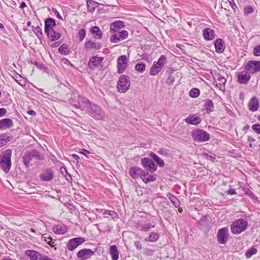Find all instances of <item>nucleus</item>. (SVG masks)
Segmentation results:
<instances>
[{"mask_svg": "<svg viewBox=\"0 0 260 260\" xmlns=\"http://www.w3.org/2000/svg\"><path fill=\"white\" fill-rule=\"evenodd\" d=\"M12 150L7 149L0 155V167L6 173H8L11 167Z\"/></svg>", "mask_w": 260, "mask_h": 260, "instance_id": "nucleus-1", "label": "nucleus"}, {"mask_svg": "<svg viewBox=\"0 0 260 260\" xmlns=\"http://www.w3.org/2000/svg\"><path fill=\"white\" fill-rule=\"evenodd\" d=\"M44 158L43 154L36 150L26 151L23 156V161L26 168H28L30 162L33 160H42Z\"/></svg>", "mask_w": 260, "mask_h": 260, "instance_id": "nucleus-2", "label": "nucleus"}, {"mask_svg": "<svg viewBox=\"0 0 260 260\" xmlns=\"http://www.w3.org/2000/svg\"><path fill=\"white\" fill-rule=\"evenodd\" d=\"M248 222L243 219H238L234 221L231 225V230L234 234H239L246 230Z\"/></svg>", "mask_w": 260, "mask_h": 260, "instance_id": "nucleus-3", "label": "nucleus"}, {"mask_svg": "<svg viewBox=\"0 0 260 260\" xmlns=\"http://www.w3.org/2000/svg\"><path fill=\"white\" fill-rule=\"evenodd\" d=\"M191 135L193 140L199 142L207 141L210 138L209 134L201 129H194Z\"/></svg>", "mask_w": 260, "mask_h": 260, "instance_id": "nucleus-4", "label": "nucleus"}, {"mask_svg": "<svg viewBox=\"0 0 260 260\" xmlns=\"http://www.w3.org/2000/svg\"><path fill=\"white\" fill-rule=\"evenodd\" d=\"M92 118L97 120H102L105 118V113L97 105L92 104L87 112Z\"/></svg>", "mask_w": 260, "mask_h": 260, "instance_id": "nucleus-5", "label": "nucleus"}, {"mask_svg": "<svg viewBox=\"0 0 260 260\" xmlns=\"http://www.w3.org/2000/svg\"><path fill=\"white\" fill-rule=\"evenodd\" d=\"M131 82L128 76L121 75L119 78L117 85V88L118 91L124 93L130 87Z\"/></svg>", "mask_w": 260, "mask_h": 260, "instance_id": "nucleus-6", "label": "nucleus"}, {"mask_svg": "<svg viewBox=\"0 0 260 260\" xmlns=\"http://www.w3.org/2000/svg\"><path fill=\"white\" fill-rule=\"evenodd\" d=\"M128 58L125 55H122L118 57L117 60V73H122L127 66Z\"/></svg>", "mask_w": 260, "mask_h": 260, "instance_id": "nucleus-7", "label": "nucleus"}, {"mask_svg": "<svg viewBox=\"0 0 260 260\" xmlns=\"http://www.w3.org/2000/svg\"><path fill=\"white\" fill-rule=\"evenodd\" d=\"M229 229L227 227H224L218 231L217 234V240L219 243L224 244L228 240Z\"/></svg>", "mask_w": 260, "mask_h": 260, "instance_id": "nucleus-8", "label": "nucleus"}, {"mask_svg": "<svg viewBox=\"0 0 260 260\" xmlns=\"http://www.w3.org/2000/svg\"><path fill=\"white\" fill-rule=\"evenodd\" d=\"M110 37V41L112 43H116L126 39L128 36L127 31L123 30L117 32H113Z\"/></svg>", "mask_w": 260, "mask_h": 260, "instance_id": "nucleus-9", "label": "nucleus"}, {"mask_svg": "<svg viewBox=\"0 0 260 260\" xmlns=\"http://www.w3.org/2000/svg\"><path fill=\"white\" fill-rule=\"evenodd\" d=\"M85 241V238L82 237H77L71 239L69 241L67 244V248L70 251H73Z\"/></svg>", "mask_w": 260, "mask_h": 260, "instance_id": "nucleus-10", "label": "nucleus"}, {"mask_svg": "<svg viewBox=\"0 0 260 260\" xmlns=\"http://www.w3.org/2000/svg\"><path fill=\"white\" fill-rule=\"evenodd\" d=\"M141 161L143 167L148 171L153 172L156 170L157 166L151 159L145 157Z\"/></svg>", "mask_w": 260, "mask_h": 260, "instance_id": "nucleus-11", "label": "nucleus"}, {"mask_svg": "<svg viewBox=\"0 0 260 260\" xmlns=\"http://www.w3.org/2000/svg\"><path fill=\"white\" fill-rule=\"evenodd\" d=\"M245 69L251 73H255L260 71V61L250 60L249 61Z\"/></svg>", "mask_w": 260, "mask_h": 260, "instance_id": "nucleus-12", "label": "nucleus"}, {"mask_svg": "<svg viewBox=\"0 0 260 260\" xmlns=\"http://www.w3.org/2000/svg\"><path fill=\"white\" fill-rule=\"evenodd\" d=\"M77 98L79 106L77 107V108H80L82 110L87 112L92 103H91L86 98L82 97L80 95H77Z\"/></svg>", "mask_w": 260, "mask_h": 260, "instance_id": "nucleus-13", "label": "nucleus"}, {"mask_svg": "<svg viewBox=\"0 0 260 260\" xmlns=\"http://www.w3.org/2000/svg\"><path fill=\"white\" fill-rule=\"evenodd\" d=\"M77 98L79 106L77 107V108H80L82 110L87 112L92 103H91L86 98L82 97L80 95H77Z\"/></svg>", "mask_w": 260, "mask_h": 260, "instance_id": "nucleus-14", "label": "nucleus"}, {"mask_svg": "<svg viewBox=\"0 0 260 260\" xmlns=\"http://www.w3.org/2000/svg\"><path fill=\"white\" fill-rule=\"evenodd\" d=\"M94 252L89 249H83L80 250L77 253V256L82 260L89 258Z\"/></svg>", "mask_w": 260, "mask_h": 260, "instance_id": "nucleus-15", "label": "nucleus"}, {"mask_svg": "<svg viewBox=\"0 0 260 260\" xmlns=\"http://www.w3.org/2000/svg\"><path fill=\"white\" fill-rule=\"evenodd\" d=\"M143 173H144V170L137 166L131 168L129 171V175L134 179L139 177L141 179V176Z\"/></svg>", "mask_w": 260, "mask_h": 260, "instance_id": "nucleus-16", "label": "nucleus"}, {"mask_svg": "<svg viewBox=\"0 0 260 260\" xmlns=\"http://www.w3.org/2000/svg\"><path fill=\"white\" fill-rule=\"evenodd\" d=\"M125 27L124 23L121 21H116L110 24V31L111 32H117L121 28Z\"/></svg>", "mask_w": 260, "mask_h": 260, "instance_id": "nucleus-17", "label": "nucleus"}, {"mask_svg": "<svg viewBox=\"0 0 260 260\" xmlns=\"http://www.w3.org/2000/svg\"><path fill=\"white\" fill-rule=\"evenodd\" d=\"M216 86L220 89L224 88V85L226 83V80L221 75L217 74L215 75L214 77Z\"/></svg>", "mask_w": 260, "mask_h": 260, "instance_id": "nucleus-18", "label": "nucleus"}, {"mask_svg": "<svg viewBox=\"0 0 260 260\" xmlns=\"http://www.w3.org/2000/svg\"><path fill=\"white\" fill-rule=\"evenodd\" d=\"M40 177L43 181H50L53 178V172L51 169H47L41 173Z\"/></svg>", "mask_w": 260, "mask_h": 260, "instance_id": "nucleus-19", "label": "nucleus"}, {"mask_svg": "<svg viewBox=\"0 0 260 260\" xmlns=\"http://www.w3.org/2000/svg\"><path fill=\"white\" fill-rule=\"evenodd\" d=\"M203 35L206 40H211L215 37L214 30L210 28H204L203 30Z\"/></svg>", "mask_w": 260, "mask_h": 260, "instance_id": "nucleus-20", "label": "nucleus"}, {"mask_svg": "<svg viewBox=\"0 0 260 260\" xmlns=\"http://www.w3.org/2000/svg\"><path fill=\"white\" fill-rule=\"evenodd\" d=\"M184 121L187 124L197 125L201 122V119L200 117L192 114L186 118Z\"/></svg>", "mask_w": 260, "mask_h": 260, "instance_id": "nucleus-21", "label": "nucleus"}, {"mask_svg": "<svg viewBox=\"0 0 260 260\" xmlns=\"http://www.w3.org/2000/svg\"><path fill=\"white\" fill-rule=\"evenodd\" d=\"M56 26L55 20L52 18H48L45 21V32H49Z\"/></svg>", "mask_w": 260, "mask_h": 260, "instance_id": "nucleus-22", "label": "nucleus"}, {"mask_svg": "<svg viewBox=\"0 0 260 260\" xmlns=\"http://www.w3.org/2000/svg\"><path fill=\"white\" fill-rule=\"evenodd\" d=\"M103 60V57H98L96 56H93L90 58L88 62V66L89 68L91 69L96 68L100 66Z\"/></svg>", "mask_w": 260, "mask_h": 260, "instance_id": "nucleus-23", "label": "nucleus"}, {"mask_svg": "<svg viewBox=\"0 0 260 260\" xmlns=\"http://www.w3.org/2000/svg\"><path fill=\"white\" fill-rule=\"evenodd\" d=\"M251 76L250 75L245 72L239 73L238 74V82L241 84L247 83L250 79Z\"/></svg>", "mask_w": 260, "mask_h": 260, "instance_id": "nucleus-24", "label": "nucleus"}, {"mask_svg": "<svg viewBox=\"0 0 260 260\" xmlns=\"http://www.w3.org/2000/svg\"><path fill=\"white\" fill-rule=\"evenodd\" d=\"M25 254L29 257L30 260H39L41 255L40 252L34 250H27Z\"/></svg>", "mask_w": 260, "mask_h": 260, "instance_id": "nucleus-25", "label": "nucleus"}, {"mask_svg": "<svg viewBox=\"0 0 260 260\" xmlns=\"http://www.w3.org/2000/svg\"><path fill=\"white\" fill-rule=\"evenodd\" d=\"M13 126V122L10 118H4L0 120V129L9 128Z\"/></svg>", "mask_w": 260, "mask_h": 260, "instance_id": "nucleus-26", "label": "nucleus"}, {"mask_svg": "<svg viewBox=\"0 0 260 260\" xmlns=\"http://www.w3.org/2000/svg\"><path fill=\"white\" fill-rule=\"evenodd\" d=\"M215 50L218 53H222L225 48L224 41L221 39H217L215 43Z\"/></svg>", "mask_w": 260, "mask_h": 260, "instance_id": "nucleus-27", "label": "nucleus"}, {"mask_svg": "<svg viewBox=\"0 0 260 260\" xmlns=\"http://www.w3.org/2000/svg\"><path fill=\"white\" fill-rule=\"evenodd\" d=\"M84 46L87 50H99L101 47V45L100 43L94 42L91 40L86 41L85 43Z\"/></svg>", "mask_w": 260, "mask_h": 260, "instance_id": "nucleus-28", "label": "nucleus"}, {"mask_svg": "<svg viewBox=\"0 0 260 260\" xmlns=\"http://www.w3.org/2000/svg\"><path fill=\"white\" fill-rule=\"evenodd\" d=\"M48 37V38L52 41H56L61 37V34L54 30V29H52L46 33Z\"/></svg>", "mask_w": 260, "mask_h": 260, "instance_id": "nucleus-29", "label": "nucleus"}, {"mask_svg": "<svg viewBox=\"0 0 260 260\" xmlns=\"http://www.w3.org/2000/svg\"><path fill=\"white\" fill-rule=\"evenodd\" d=\"M141 179L145 183H147L150 182L154 181L156 180L155 176L153 175L149 174V173L144 171V173L141 176Z\"/></svg>", "mask_w": 260, "mask_h": 260, "instance_id": "nucleus-30", "label": "nucleus"}, {"mask_svg": "<svg viewBox=\"0 0 260 260\" xmlns=\"http://www.w3.org/2000/svg\"><path fill=\"white\" fill-rule=\"evenodd\" d=\"M248 106L250 110L252 111H257L259 107L257 99L255 97L252 98L248 103Z\"/></svg>", "mask_w": 260, "mask_h": 260, "instance_id": "nucleus-31", "label": "nucleus"}, {"mask_svg": "<svg viewBox=\"0 0 260 260\" xmlns=\"http://www.w3.org/2000/svg\"><path fill=\"white\" fill-rule=\"evenodd\" d=\"M11 140V138L8 134H2L0 135V148L6 145Z\"/></svg>", "mask_w": 260, "mask_h": 260, "instance_id": "nucleus-32", "label": "nucleus"}, {"mask_svg": "<svg viewBox=\"0 0 260 260\" xmlns=\"http://www.w3.org/2000/svg\"><path fill=\"white\" fill-rule=\"evenodd\" d=\"M162 69V68L161 67L156 63V61H154L150 70V75L151 76H155Z\"/></svg>", "mask_w": 260, "mask_h": 260, "instance_id": "nucleus-33", "label": "nucleus"}, {"mask_svg": "<svg viewBox=\"0 0 260 260\" xmlns=\"http://www.w3.org/2000/svg\"><path fill=\"white\" fill-rule=\"evenodd\" d=\"M109 253L111 255L112 260H118V251L116 245H112L110 247Z\"/></svg>", "mask_w": 260, "mask_h": 260, "instance_id": "nucleus-34", "label": "nucleus"}, {"mask_svg": "<svg viewBox=\"0 0 260 260\" xmlns=\"http://www.w3.org/2000/svg\"><path fill=\"white\" fill-rule=\"evenodd\" d=\"M91 32L94 35V37L96 39H100L102 37V32L98 26H93L91 28Z\"/></svg>", "mask_w": 260, "mask_h": 260, "instance_id": "nucleus-35", "label": "nucleus"}, {"mask_svg": "<svg viewBox=\"0 0 260 260\" xmlns=\"http://www.w3.org/2000/svg\"><path fill=\"white\" fill-rule=\"evenodd\" d=\"M159 238V235L156 233L152 232L149 234L148 237L144 239L145 241L154 242L156 241Z\"/></svg>", "mask_w": 260, "mask_h": 260, "instance_id": "nucleus-36", "label": "nucleus"}, {"mask_svg": "<svg viewBox=\"0 0 260 260\" xmlns=\"http://www.w3.org/2000/svg\"><path fill=\"white\" fill-rule=\"evenodd\" d=\"M53 231L56 234H64L67 232V229L60 225H56L53 228Z\"/></svg>", "mask_w": 260, "mask_h": 260, "instance_id": "nucleus-37", "label": "nucleus"}, {"mask_svg": "<svg viewBox=\"0 0 260 260\" xmlns=\"http://www.w3.org/2000/svg\"><path fill=\"white\" fill-rule=\"evenodd\" d=\"M42 239L45 241L51 247H54V241L50 237L48 234H44L42 236Z\"/></svg>", "mask_w": 260, "mask_h": 260, "instance_id": "nucleus-38", "label": "nucleus"}, {"mask_svg": "<svg viewBox=\"0 0 260 260\" xmlns=\"http://www.w3.org/2000/svg\"><path fill=\"white\" fill-rule=\"evenodd\" d=\"M204 107L207 113L211 112L214 108L213 102L210 100H206L204 104Z\"/></svg>", "mask_w": 260, "mask_h": 260, "instance_id": "nucleus-39", "label": "nucleus"}, {"mask_svg": "<svg viewBox=\"0 0 260 260\" xmlns=\"http://www.w3.org/2000/svg\"><path fill=\"white\" fill-rule=\"evenodd\" d=\"M98 3L92 1H87V6L88 11L92 12L94 11L95 8L97 7Z\"/></svg>", "mask_w": 260, "mask_h": 260, "instance_id": "nucleus-40", "label": "nucleus"}, {"mask_svg": "<svg viewBox=\"0 0 260 260\" xmlns=\"http://www.w3.org/2000/svg\"><path fill=\"white\" fill-rule=\"evenodd\" d=\"M167 197L170 200L172 204L176 207H178L180 205L179 202L177 198L172 194L171 193H168L167 194Z\"/></svg>", "mask_w": 260, "mask_h": 260, "instance_id": "nucleus-41", "label": "nucleus"}, {"mask_svg": "<svg viewBox=\"0 0 260 260\" xmlns=\"http://www.w3.org/2000/svg\"><path fill=\"white\" fill-rule=\"evenodd\" d=\"M150 156L151 158H153V159L155 160L160 167H163L165 165L164 160L159 158L155 153H152Z\"/></svg>", "mask_w": 260, "mask_h": 260, "instance_id": "nucleus-42", "label": "nucleus"}, {"mask_svg": "<svg viewBox=\"0 0 260 260\" xmlns=\"http://www.w3.org/2000/svg\"><path fill=\"white\" fill-rule=\"evenodd\" d=\"M72 97L69 100L70 104L77 108V107L79 106L78 99H77V101L75 100V99L77 98V95L76 96V94L74 93L72 95Z\"/></svg>", "mask_w": 260, "mask_h": 260, "instance_id": "nucleus-43", "label": "nucleus"}, {"mask_svg": "<svg viewBox=\"0 0 260 260\" xmlns=\"http://www.w3.org/2000/svg\"><path fill=\"white\" fill-rule=\"evenodd\" d=\"M167 61V57L165 55H162L159 58L158 61L156 62V63L158 64V65H159L160 67L162 68L164 67V66L166 64Z\"/></svg>", "mask_w": 260, "mask_h": 260, "instance_id": "nucleus-44", "label": "nucleus"}, {"mask_svg": "<svg viewBox=\"0 0 260 260\" xmlns=\"http://www.w3.org/2000/svg\"><path fill=\"white\" fill-rule=\"evenodd\" d=\"M200 94V91L198 88H193L189 91V95L190 97L196 98L199 96Z\"/></svg>", "mask_w": 260, "mask_h": 260, "instance_id": "nucleus-45", "label": "nucleus"}, {"mask_svg": "<svg viewBox=\"0 0 260 260\" xmlns=\"http://www.w3.org/2000/svg\"><path fill=\"white\" fill-rule=\"evenodd\" d=\"M135 70L140 73H143L145 71L146 66L144 63H137L135 66Z\"/></svg>", "mask_w": 260, "mask_h": 260, "instance_id": "nucleus-46", "label": "nucleus"}, {"mask_svg": "<svg viewBox=\"0 0 260 260\" xmlns=\"http://www.w3.org/2000/svg\"><path fill=\"white\" fill-rule=\"evenodd\" d=\"M32 30L39 39H41L43 37L42 30L39 26H32Z\"/></svg>", "mask_w": 260, "mask_h": 260, "instance_id": "nucleus-47", "label": "nucleus"}, {"mask_svg": "<svg viewBox=\"0 0 260 260\" xmlns=\"http://www.w3.org/2000/svg\"><path fill=\"white\" fill-rule=\"evenodd\" d=\"M257 249L254 247H251L245 253V256L247 258H250L253 255L256 254Z\"/></svg>", "mask_w": 260, "mask_h": 260, "instance_id": "nucleus-48", "label": "nucleus"}, {"mask_svg": "<svg viewBox=\"0 0 260 260\" xmlns=\"http://www.w3.org/2000/svg\"><path fill=\"white\" fill-rule=\"evenodd\" d=\"M58 51L60 53L63 55H67L69 53V50L67 46L64 44H62L58 48Z\"/></svg>", "mask_w": 260, "mask_h": 260, "instance_id": "nucleus-49", "label": "nucleus"}, {"mask_svg": "<svg viewBox=\"0 0 260 260\" xmlns=\"http://www.w3.org/2000/svg\"><path fill=\"white\" fill-rule=\"evenodd\" d=\"M103 214L105 218H108V215L112 217V218L116 217L117 216V214L114 211L105 210Z\"/></svg>", "mask_w": 260, "mask_h": 260, "instance_id": "nucleus-50", "label": "nucleus"}, {"mask_svg": "<svg viewBox=\"0 0 260 260\" xmlns=\"http://www.w3.org/2000/svg\"><path fill=\"white\" fill-rule=\"evenodd\" d=\"M80 41H82L86 35V31L84 29H80L78 34Z\"/></svg>", "mask_w": 260, "mask_h": 260, "instance_id": "nucleus-51", "label": "nucleus"}, {"mask_svg": "<svg viewBox=\"0 0 260 260\" xmlns=\"http://www.w3.org/2000/svg\"><path fill=\"white\" fill-rule=\"evenodd\" d=\"M244 10L245 14L246 15H248L252 13L253 12V8L250 6H248L244 8Z\"/></svg>", "mask_w": 260, "mask_h": 260, "instance_id": "nucleus-52", "label": "nucleus"}, {"mask_svg": "<svg viewBox=\"0 0 260 260\" xmlns=\"http://www.w3.org/2000/svg\"><path fill=\"white\" fill-rule=\"evenodd\" d=\"M154 225H151V224L147 223L144 225H143L141 226V230L143 231H149L151 228H154Z\"/></svg>", "mask_w": 260, "mask_h": 260, "instance_id": "nucleus-53", "label": "nucleus"}, {"mask_svg": "<svg viewBox=\"0 0 260 260\" xmlns=\"http://www.w3.org/2000/svg\"><path fill=\"white\" fill-rule=\"evenodd\" d=\"M253 53L255 56H260V45L256 46L254 48Z\"/></svg>", "mask_w": 260, "mask_h": 260, "instance_id": "nucleus-54", "label": "nucleus"}, {"mask_svg": "<svg viewBox=\"0 0 260 260\" xmlns=\"http://www.w3.org/2000/svg\"><path fill=\"white\" fill-rule=\"evenodd\" d=\"M174 79H175L174 77L172 75H170L167 78V79L166 80V83L169 85L172 84L174 83Z\"/></svg>", "mask_w": 260, "mask_h": 260, "instance_id": "nucleus-55", "label": "nucleus"}, {"mask_svg": "<svg viewBox=\"0 0 260 260\" xmlns=\"http://www.w3.org/2000/svg\"><path fill=\"white\" fill-rule=\"evenodd\" d=\"M252 128L257 134H260V124H254L252 126Z\"/></svg>", "mask_w": 260, "mask_h": 260, "instance_id": "nucleus-56", "label": "nucleus"}, {"mask_svg": "<svg viewBox=\"0 0 260 260\" xmlns=\"http://www.w3.org/2000/svg\"><path fill=\"white\" fill-rule=\"evenodd\" d=\"M60 171L61 174L64 176L68 174L66 168L64 167H61L60 168Z\"/></svg>", "mask_w": 260, "mask_h": 260, "instance_id": "nucleus-57", "label": "nucleus"}, {"mask_svg": "<svg viewBox=\"0 0 260 260\" xmlns=\"http://www.w3.org/2000/svg\"><path fill=\"white\" fill-rule=\"evenodd\" d=\"M204 155L205 158L208 160L213 161L215 159V156H212L208 154H204Z\"/></svg>", "mask_w": 260, "mask_h": 260, "instance_id": "nucleus-58", "label": "nucleus"}, {"mask_svg": "<svg viewBox=\"0 0 260 260\" xmlns=\"http://www.w3.org/2000/svg\"><path fill=\"white\" fill-rule=\"evenodd\" d=\"M134 245L137 249L141 250L142 249V245L140 241H135Z\"/></svg>", "mask_w": 260, "mask_h": 260, "instance_id": "nucleus-59", "label": "nucleus"}, {"mask_svg": "<svg viewBox=\"0 0 260 260\" xmlns=\"http://www.w3.org/2000/svg\"><path fill=\"white\" fill-rule=\"evenodd\" d=\"M7 110L6 109L2 108H0V117H2L5 115L6 113Z\"/></svg>", "mask_w": 260, "mask_h": 260, "instance_id": "nucleus-60", "label": "nucleus"}, {"mask_svg": "<svg viewBox=\"0 0 260 260\" xmlns=\"http://www.w3.org/2000/svg\"><path fill=\"white\" fill-rule=\"evenodd\" d=\"M227 193L229 194H231V195H234V194H236L237 193L236 190L235 189H229V190L227 191Z\"/></svg>", "mask_w": 260, "mask_h": 260, "instance_id": "nucleus-61", "label": "nucleus"}, {"mask_svg": "<svg viewBox=\"0 0 260 260\" xmlns=\"http://www.w3.org/2000/svg\"><path fill=\"white\" fill-rule=\"evenodd\" d=\"M81 154H83L85 156H86L87 154H90V152L88 150H87L86 149H82V151L80 152Z\"/></svg>", "mask_w": 260, "mask_h": 260, "instance_id": "nucleus-62", "label": "nucleus"}, {"mask_svg": "<svg viewBox=\"0 0 260 260\" xmlns=\"http://www.w3.org/2000/svg\"><path fill=\"white\" fill-rule=\"evenodd\" d=\"M1 260H15V259H13L10 256H5L3 257Z\"/></svg>", "mask_w": 260, "mask_h": 260, "instance_id": "nucleus-63", "label": "nucleus"}, {"mask_svg": "<svg viewBox=\"0 0 260 260\" xmlns=\"http://www.w3.org/2000/svg\"><path fill=\"white\" fill-rule=\"evenodd\" d=\"M49 258L47 256H43L42 254L41 255V258L39 260H49Z\"/></svg>", "mask_w": 260, "mask_h": 260, "instance_id": "nucleus-64", "label": "nucleus"}]
</instances>
